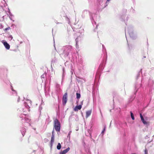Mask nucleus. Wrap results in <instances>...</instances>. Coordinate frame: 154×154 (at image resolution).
Returning <instances> with one entry per match:
<instances>
[{"label":"nucleus","instance_id":"1","mask_svg":"<svg viewBox=\"0 0 154 154\" xmlns=\"http://www.w3.org/2000/svg\"><path fill=\"white\" fill-rule=\"evenodd\" d=\"M73 50L71 46L67 45L65 47L62 55L64 56L65 58H68L70 59H72L73 58V56L74 54L73 53Z\"/></svg>","mask_w":154,"mask_h":154},{"label":"nucleus","instance_id":"2","mask_svg":"<svg viewBox=\"0 0 154 154\" xmlns=\"http://www.w3.org/2000/svg\"><path fill=\"white\" fill-rule=\"evenodd\" d=\"M90 18L93 26L97 28V25L96 24V21L99 20V16L94 14H90Z\"/></svg>","mask_w":154,"mask_h":154},{"label":"nucleus","instance_id":"3","mask_svg":"<svg viewBox=\"0 0 154 154\" xmlns=\"http://www.w3.org/2000/svg\"><path fill=\"white\" fill-rule=\"evenodd\" d=\"M125 33L127 31L128 32L130 37L132 39H135L136 36L134 34L133 32V29L131 27L126 28L125 27Z\"/></svg>","mask_w":154,"mask_h":154},{"label":"nucleus","instance_id":"4","mask_svg":"<svg viewBox=\"0 0 154 154\" xmlns=\"http://www.w3.org/2000/svg\"><path fill=\"white\" fill-rule=\"evenodd\" d=\"M54 127L57 131H60V123L57 119H55L54 121Z\"/></svg>","mask_w":154,"mask_h":154},{"label":"nucleus","instance_id":"5","mask_svg":"<svg viewBox=\"0 0 154 154\" xmlns=\"http://www.w3.org/2000/svg\"><path fill=\"white\" fill-rule=\"evenodd\" d=\"M24 105L25 108H26L28 111H29L30 106L31 105V101L29 100H26L25 101H24Z\"/></svg>","mask_w":154,"mask_h":154},{"label":"nucleus","instance_id":"6","mask_svg":"<svg viewBox=\"0 0 154 154\" xmlns=\"http://www.w3.org/2000/svg\"><path fill=\"white\" fill-rule=\"evenodd\" d=\"M67 100V94L66 93L63 95L62 99V103L63 105H64L66 103Z\"/></svg>","mask_w":154,"mask_h":154},{"label":"nucleus","instance_id":"7","mask_svg":"<svg viewBox=\"0 0 154 154\" xmlns=\"http://www.w3.org/2000/svg\"><path fill=\"white\" fill-rule=\"evenodd\" d=\"M82 107V105H80L79 106H76L74 109V110L75 111H77L78 110L80 109Z\"/></svg>","mask_w":154,"mask_h":154},{"label":"nucleus","instance_id":"8","mask_svg":"<svg viewBox=\"0 0 154 154\" xmlns=\"http://www.w3.org/2000/svg\"><path fill=\"white\" fill-rule=\"evenodd\" d=\"M3 44L6 49L8 50L10 49V45L6 42H4Z\"/></svg>","mask_w":154,"mask_h":154},{"label":"nucleus","instance_id":"9","mask_svg":"<svg viewBox=\"0 0 154 154\" xmlns=\"http://www.w3.org/2000/svg\"><path fill=\"white\" fill-rule=\"evenodd\" d=\"M20 131L23 136H24L25 134V132H26V129L25 128L23 127L21 129Z\"/></svg>","mask_w":154,"mask_h":154},{"label":"nucleus","instance_id":"10","mask_svg":"<svg viewBox=\"0 0 154 154\" xmlns=\"http://www.w3.org/2000/svg\"><path fill=\"white\" fill-rule=\"evenodd\" d=\"M92 112V110H90L88 111H87L86 112V117L87 118L91 114Z\"/></svg>","mask_w":154,"mask_h":154},{"label":"nucleus","instance_id":"11","mask_svg":"<svg viewBox=\"0 0 154 154\" xmlns=\"http://www.w3.org/2000/svg\"><path fill=\"white\" fill-rule=\"evenodd\" d=\"M11 88L12 91V94H14V95H16L17 94V92L15 90L13 89V88L11 85Z\"/></svg>","mask_w":154,"mask_h":154},{"label":"nucleus","instance_id":"12","mask_svg":"<svg viewBox=\"0 0 154 154\" xmlns=\"http://www.w3.org/2000/svg\"><path fill=\"white\" fill-rule=\"evenodd\" d=\"M81 39L80 37H77L75 39V41H76V46L77 47V46H78V43L79 42V41Z\"/></svg>","mask_w":154,"mask_h":154},{"label":"nucleus","instance_id":"13","mask_svg":"<svg viewBox=\"0 0 154 154\" xmlns=\"http://www.w3.org/2000/svg\"><path fill=\"white\" fill-rule=\"evenodd\" d=\"M70 150V148L69 147L67 148L66 149L64 150L63 151V153L64 154H66L67 152Z\"/></svg>","mask_w":154,"mask_h":154},{"label":"nucleus","instance_id":"14","mask_svg":"<svg viewBox=\"0 0 154 154\" xmlns=\"http://www.w3.org/2000/svg\"><path fill=\"white\" fill-rule=\"evenodd\" d=\"M141 85L140 84H137L135 85V88L136 89H137L136 91H137L138 88L140 87Z\"/></svg>","mask_w":154,"mask_h":154},{"label":"nucleus","instance_id":"15","mask_svg":"<svg viewBox=\"0 0 154 154\" xmlns=\"http://www.w3.org/2000/svg\"><path fill=\"white\" fill-rule=\"evenodd\" d=\"M43 102L42 101L40 104V106H39V111H40V112H41V110L42 109V105H43Z\"/></svg>","mask_w":154,"mask_h":154},{"label":"nucleus","instance_id":"16","mask_svg":"<svg viewBox=\"0 0 154 154\" xmlns=\"http://www.w3.org/2000/svg\"><path fill=\"white\" fill-rule=\"evenodd\" d=\"M26 116V115H25L24 114H21V115H20V117L21 118H22V120L23 119V118H24V119H25V117Z\"/></svg>","mask_w":154,"mask_h":154},{"label":"nucleus","instance_id":"17","mask_svg":"<svg viewBox=\"0 0 154 154\" xmlns=\"http://www.w3.org/2000/svg\"><path fill=\"white\" fill-rule=\"evenodd\" d=\"M24 119L25 121L26 122H29L30 121V119L29 118H28L27 117V116H26L25 118Z\"/></svg>","mask_w":154,"mask_h":154},{"label":"nucleus","instance_id":"18","mask_svg":"<svg viewBox=\"0 0 154 154\" xmlns=\"http://www.w3.org/2000/svg\"><path fill=\"white\" fill-rule=\"evenodd\" d=\"M76 98L77 99H79L80 98L81 95L80 94L77 93H76Z\"/></svg>","mask_w":154,"mask_h":154},{"label":"nucleus","instance_id":"19","mask_svg":"<svg viewBox=\"0 0 154 154\" xmlns=\"http://www.w3.org/2000/svg\"><path fill=\"white\" fill-rule=\"evenodd\" d=\"M141 120L142 122L144 124V125H146L147 124V122H146V121H145L144 119V118H143L141 119Z\"/></svg>","mask_w":154,"mask_h":154},{"label":"nucleus","instance_id":"20","mask_svg":"<svg viewBox=\"0 0 154 154\" xmlns=\"http://www.w3.org/2000/svg\"><path fill=\"white\" fill-rule=\"evenodd\" d=\"M61 148V145L60 144V143H58V145L57 146V149L58 150H59Z\"/></svg>","mask_w":154,"mask_h":154},{"label":"nucleus","instance_id":"21","mask_svg":"<svg viewBox=\"0 0 154 154\" xmlns=\"http://www.w3.org/2000/svg\"><path fill=\"white\" fill-rule=\"evenodd\" d=\"M131 116V118L133 120H134V115L133 113L131 112H130Z\"/></svg>","mask_w":154,"mask_h":154},{"label":"nucleus","instance_id":"22","mask_svg":"<svg viewBox=\"0 0 154 154\" xmlns=\"http://www.w3.org/2000/svg\"><path fill=\"white\" fill-rule=\"evenodd\" d=\"M71 133H72V131L70 130L68 133V135L67 136V137L69 138V139H70V135Z\"/></svg>","mask_w":154,"mask_h":154},{"label":"nucleus","instance_id":"23","mask_svg":"<svg viewBox=\"0 0 154 154\" xmlns=\"http://www.w3.org/2000/svg\"><path fill=\"white\" fill-rule=\"evenodd\" d=\"M54 138H51V145L52 146V144H53L54 142Z\"/></svg>","mask_w":154,"mask_h":154},{"label":"nucleus","instance_id":"24","mask_svg":"<svg viewBox=\"0 0 154 154\" xmlns=\"http://www.w3.org/2000/svg\"><path fill=\"white\" fill-rule=\"evenodd\" d=\"M56 87L57 88V90H59L60 89V85L58 84H57L56 85Z\"/></svg>","mask_w":154,"mask_h":154},{"label":"nucleus","instance_id":"25","mask_svg":"<svg viewBox=\"0 0 154 154\" xmlns=\"http://www.w3.org/2000/svg\"><path fill=\"white\" fill-rule=\"evenodd\" d=\"M46 76V75L45 74H43L41 76V78L42 79H44L45 77Z\"/></svg>","mask_w":154,"mask_h":154},{"label":"nucleus","instance_id":"26","mask_svg":"<svg viewBox=\"0 0 154 154\" xmlns=\"http://www.w3.org/2000/svg\"><path fill=\"white\" fill-rule=\"evenodd\" d=\"M106 130V128L105 127L103 129V130L101 132V134H103L104 133V132Z\"/></svg>","mask_w":154,"mask_h":154},{"label":"nucleus","instance_id":"27","mask_svg":"<svg viewBox=\"0 0 154 154\" xmlns=\"http://www.w3.org/2000/svg\"><path fill=\"white\" fill-rule=\"evenodd\" d=\"M145 154H148V150L146 149L145 150Z\"/></svg>","mask_w":154,"mask_h":154},{"label":"nucleus","instance_id":"28","mask_svg":"<svg viewBox=\"0 0 154 154\" xmlns=\"http://www.w3.org/2000/svg\"><path fill=\"white\" fill-rule=\"evenodd\" d=\"M10 29V27H8V28H6L5 29V31H7V30L9 29Z\"/></svg>","mask_w":154,"mask_h":154},{"label":"nucleus","instance_id":"29","mask_svg":"<svg viewBox=\"0 0 154 154\" xmlns=\"http://www.w3.org/2000/svg\"><path fill=\"white\" fill-rule=\"evenodd\" d=\"M9 38L11 40L13 38V37H12V35H10L9 36Z\"/></svg>","mask_w":154,"mask_h":154},{"label":"nucleus","instance_id":"30","mask_svg":"<svg viewBox=\"0 0 154 154\" xmlns=\"http://www.w3.org/2000/svg\"><path fill=\"white\" fill-rule=\"evenodd\" d=\"M51 138H54V133H53L52 135V136Z\"/></svg>","mask_w":154,"mask_h":154},{"label":"nucleus","instance_id":"31","mask_svg":"<svg viewBox=\"0 0 154 154\" xmlns=\"http://www.w3.org/2000/svg\"><path fill=\"white\" fill-rule=\"evenodd\" d=\"M140 118H141V119H143V116L142 114L141 113H140Z\"/></svg>","mask_w":154,"mask_h":154},{"label":"nucleus","instance_id":"32","mask_svg":"<svg viewBox=\"0 0 154 154\" xmlns=\"http://www.w3.org/2000/svg\"><path fill=\"white\" fill-rule=\"evenodd\" d=\"M110 1V0H107L106 2V5H107L108 4V2Z\"/></svg>","mask_w":154,"mask_h":154},{"label":"nucleus","instance_id":"33","mask_svg":"<svg viewBox=\"0 0 154 154\" xmlns=\"http://www.w3.org/2000/svg\"><path fill=\"white\" fill-rule=\"evenodd\" d=\"M102 47H103V50H104V49L105 50H106L105 46H104V45H102Z\"/></svg>","mask_w":154,"mask_h":154},{"label":"nucleus","instance_id":"34","mask_svg":"<svg viewBox=\"0 0 154 154\" xmlns=\"http://www.w3.org/2000/svg\"><path fill=\"white\" fill-rule=\"evenodd\" d=\"M60 154H64L63 151L61 152H60Z\"/></svg>","mask_w":154,"mask_h":154},{"label":"nucleus","instance_id":"35","mask_svg":"<svg viewBox=\"0 0 154 154\" xmlns=\"http://www.w3.org/2000/svg\"><path fill=\"white\" fill-rule=\"evenodd\" d=\"M55 22L56 23H57V24H59V23H59V22H57V21H55Z\"/></svg>","mask_w":154,"mask_h":154},{"label":"nucleus","instance_id":"36","mask_svg":"<svg viewBox=\"0 0 154 154\" xmlns=\"http://www.w3.org/2000/svg\"><path fill=\"white\" fill-rule=\"evenodd\" d=\"M82 58L80 59V63H82Z\"/></svg>","mask_w":154,"mask_h":154},{"label":"nucleus","instance_id":"37","mask_svg":"<svg viewBox=\"0 0 154 154\" xmlns=\"http://www.w3.org/2000/svg\"><path fill=\"white\" fill-rule=\"evenodd\" d=\"M79 101V99H78V100L76 101V104H78Z\"/></svg>","mask_w":154,"mask_h":154},{"label":"nucleus","instance_id":"38","mask_svg":"<svg viewBox=\"0 0 154 154\" xmlns=\"http://www.w3.org/2000/svg\"><path fill=\"white\" fill-rule=\"evenodd\" d=\"M20 100V98L19 97L18 98V100H17V102H19V101Z\"/></svg>","mask_w":154,"mask_h":154},{"label":"nucleus","instance_id":"39","mask_svg":"<svg viewBox=\"0 0 154 154\" xmlns=\"http://www.w3.org/2000/svg\"><path fill=\"white\" fill-rule=\"evenodd\" d=\"M9 14L10 16H11L12 15L11 14V13L10 12H9Z\"/></svg>","mask_w":154,"mask_h":154},{"label":"nucleus","instance_id":"40","mask_svg":"<svg viewBox=\"0 0 154 154\" xmlns=\"http://www.w3.org/2000/svg\"><path fill=\"white\" fill-rule=\"evenodd\" d=\"M100 0H98V2H99L100 4H101V3H100Z\"/></svg>","mask_w":154,"mask_h":154},{"label":"nucleus","instance_id":"41","mask_svg":"<svg viewBox=\"0 0 154 154\" xmlns=\"http://www.w3.org/2000/svg\"><path fill=\"white\" fill-rule=\"evenodd\" d=\"M77 25H76L75 27L76 28V29H77L78 28L77 27Z\"/></svg>","mask_w":154,"mask_h":154},{"label":"nucleus","instance_id":"42","mask_svg":"<svg viewBox=\"0 0 154 154\" xmlns=\"http://www.w3.org/2000/svg\"><path fill=\"white\" fill-rule=\"evenodd\" d=\"M22 110H23V112H25L26 111L25 110H24V109H23Z\"/></svg>","mask_w":154,"mask_h":154},{"label":"nucleus","instance_id":"43","mask_svg":"<svg viewBox=\"0 0 154 154\" xmlns=\"http://www.w3.org/2000/svg\"><path fill=\"white\" fill-rule=\"evenodd\" d=\"M85 12H87V11H84V13H85Z\"/></svg>","mask_w":154,"mask_h":154},{"label":"nucleus","instance_id":"44","mask_svg":"<svg viewBox=\"0 0 154 154\" xmlns=\"http://www.w3.org/2000/svg\"><path fill=\"white\" fill-rule=\"evenodd\" d=\"M53 133H54V131H52V134Z\"/></svg>","mask_w":154,"mask_h":154},{"label":"nucleus","instance_id":"45","mask_svg":"<svg viewBox=\"0 0 154 154\" xmlns=\"http://www.w3.org/2000/svg\"><path fill=\"white\" fill-rule=\"evenodd\" d=\"M82 103H83V101H82Z\"/></svg>","mask_w":154,"mask_h":154},{"label":"nucleus","instance_id":"46","mask_svg":"<svg viewBox=\"0 0 154 154\" xmlns=\"http://www.w3.org/2000/svg\"><path fill=\"white\" fill-rule=\"evenodd\" d=\"M139 74H138V77L139 76Z\"/></svg>","mask_w":154,"mask_h":154},{"label":"nucleus","instance_id":"47","mask_svg":"<svg viewBox=\"0 0 154 154\" xmlns=\"http://www.w3.org/2000/svg\"><path fill=\"white\" fill-rule=\"evenodd\" d=\"M103 0H102L101 2H103Z\"/></svg>","mask_w":154,"mask_h":154},{"label":"nucleus","instance_id":"48","mask_svg":"<svg viewBox=\"0 0 154 154\" xmlns=\"http://www.w3.org/2000/svg\"><path fill=\"white\" fill-rule=\"evenodd\" d=\"M54 46L55 48V46L54 45Z\"/></svg>","mask_w":154,"mask_h":154},{"label":"nucleus","instance_id":"49","mask_svg":"<svg viewBox=\"0 0 154 154\" xmlns=\"http://www.w3.org/2000/svg\"><path fill=\"white\" fill-rule=\"evenodd\" d=\"M81 27V25L80 26V27Z\"/></svg>","mask_w":154,"mask_h":154},{"label":"nucleus","instance_id":"50","mask_svg":"<svg viewBox=\"0 0 154 154\" xmlns=\"http://www.w3.org/2000/svg\"><path fill=\"white\" fill-rule=\"evenodd\" d=\"M125 37H126V38H127L126 36V35L125 36Z\"/></svg>","mask_w":154,"mask_h":154}]
</instances>
